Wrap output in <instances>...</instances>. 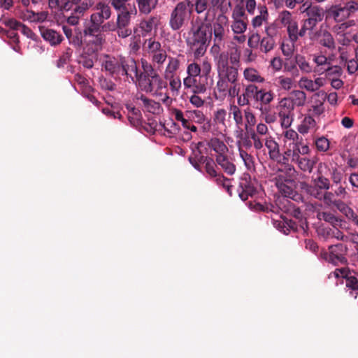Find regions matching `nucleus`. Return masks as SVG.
Wrapping results in <instances>:
<instances>
[{
	"label": "nucleus",
	"instance_id": "58",
	"mask_svg": "<svg viewBox=\"0 0 358 358\" xmlns=\"http://www.w3.org/2000/svg\"><path fill=\"white\" fill-rule=\"evenodd\" d=\"M284 137L290 141L289 143H296L303 140L301 136H299V134L294 129H288L283 133Z\"/></svg>",
	"mask_w": 358,
	"mask_h": 358
},
{
	"label": "nucleus",
	"instance_id": "49",
	"mask_svg": "<svg viewBox=\"0 0 358 358\" xmlns=\"http://www.w3.org/2000/svg\"><path fill=\"white\" fill-rule=\"evenodd\" d=\"M142 67L143 69L144 73H138V77H155L160 76L157 72L155 71L152 65L148 63L146 60H142Z\"/></svg>",
	"mask_w": 358,
	"mask_h": 358
},
{
	"label": "nucleus",
	"instance_id": "42",
	"mask_svg": "<svg viewBox=\"0 0 358 358\" xmlns=\"http://www.w3.org/2000/svg\"><path fill=\"white\" fill-rule=\"evenodd\" d=\"M294 59L296 64L303 73H309L313 71L312 66L306 61L304 56L297 54L295 55Z\"/></svg>",
	"mask_w": 358,
	"mask_h": 358
},
{
	"label": "nucleus",
	"instance_id": "54",
	"mask_svg": "<svg viewBox=\"0 0 358 358\" xmlns=\"http://www.w3.org/2000/svg\"><path fill=\"white\" fill-rule=\"evenodd\" d=\"M232 20H248L245 15V9L243 5L236 4L232 11Z\"/></svg>",
	"mask_w": 358,
	"mask_h": 358
},
{
	"label": "nucleus",
	"instance_id": "38",
	"mask_svg": "<svg viewBox=\"0 0 358 358\" xmlns=\"http://www.w3.org/2000/svg\"><path fill=\"white\" fill-rule=\"evenodd\" d=\"M325 108L324 101L320 99H314L313 103L308 110L309 115L312 117H320L324 113Z\"/></svg>",
	"mask_w": 358,
	"mask_h": 358
},
{
	"label": "nucleus",
	"instance_id": "41",
	"mask_svg": "<svg viewBox=\"0 0 358 358\" xmlns=\"http://www.w3.org/2000/svg\"><path fill=\"white\" fill-rule=\"evenodd\" d=\"M97 59V53H87L85 49L84 52L81 55L80 64L87 69H92L94 63Z\"/></svg>",
	"mask_w": 358,
	"mask_h": 358
},
{
	"label": "nucleus",
	"instance_id": "32",
	"mask_svg": "<svg viewBox=\"0 0 358 358\" xmlns=\"http://www.w3.org/2000/svg\"><path fill=\"white\" fill-rule=\"evenodd\" d=\"M313 62L316 64L313 71L319 75H322L325 71V68L330 65V60L324 55H313Z\"/></svg>",
	"mask_w": 358,
	"mask_h": 358
},
{
	"label": "nucleus",
	"instance_id": "62",
	"mask_svg": "<svg viewBox=\"0 0 358 358\" xmlns=\"http://www.w3.org/2000/svg\"><path fill=\"white\" fill-rule=\"evenodd\" d=\"M317 24V22H315L314 20H310L308 17L305 18L303 20V24L301 28V33L300 34L301 36H305L306 31L308 30H313V28Z\"/></svg>",
	"mask_w": 358,
	"mask_h": 358
},
{
	"label": "nucleus",
	"instance_id": "63",
	"mask_svg": "<svg viewBox=\"0 0 358 358\" xmlns=\"http://www.w3.org/2000/svg\"><path fill=\"white\" fill-rule=\"evenodd\" d=\"M201 73V67L196 62H192L187 65V76H201L200 74Z\"/></svg>",
	"mask_w": 358,
	"mask_h": 358
},
{
	"label": "nucleus",
	"instance_id": "18",
	"mask_svg": "<svg viewBox=\"0 0 358 358\" xmlns=\"http://www.w3.org/2000/svg\"><path fill=\"white\" fill-rule=\"evenodd\" d=\"M301 9H303L302 13H304V17H308L317 23L323 20L324 10L318 6L309 5L306 6V3H304Z\"/></svg>",
	"mask_w": 358,
	"mask_h": 358
},
{
	"label": "nucleus",
	"instance_id": "64",
	"mask_svg": "<svg viewBox=\"0 0 358 358\" xmlns=\"http://www.w3.org/2000/svg\"><path fill=\"white\" fill-rule=\"evenodd\" d=\"M305 186V189L308 194L317 199L322 200V192L315 185H310L306 184Z\"/></svg>",
	"mask_w": 358,
	"mask_h": 358
},
{
	"label": "nucleus",
	"instance_id": "6",
	"mask_svg": "<svg viewBox=\"0 0 358 358\" xmlns=\"http://www.w3.org/2000/svg\"><path fill=\"white\" fill-rule=\"evenodd\" d=\"M348 248L345 244L338 243L329 246L328 251L322 250L320 253L321 259L334 266L347 265Z\"/></svg>",
	"mask_w": 358,
	"mask_h": 358
},
{
	"label": "nucleus",
	"instance_id": "40",
	"mask_svg": "<svg viewBox=\"0 0 358 358\" xmlns=\"http://www.w3.org/2000/svg\"><path fill=\"white\" fill-rule=\"evenodd\" d=\"M180 62L178 58L169 57L168 64L164 71V76H176V71L179 69Z\"/></svg>",
	"mask_w": 358,
	"mask_h": 358
},
{
	"label": "nucleus",
	"instance_id": "3",
	"mask_svg": "<svg viewBox=\"0 0 358 358\" xmlns=\"http://www.w3.org/2000/svg\"><path fill=\"white\" fill-rule=\"evenodd\" d=\"M286 146L291 163L296 164L303 172L312 173L317 161L315 157H310L311 149L308 143L303 140L296 143H288Z\"/></svg>",
	"mask_w": 358,
	"mask_h": 358
},
{
	"label": "nucleus",
	"instance_id": "14",
	"mask_svg": "<svg viewBox=\"0 0 358 358\" xmlns=\"http://www.w3.org/2000/svg\"><path fill=\"white\" fill-rule=\"evenodd\" d=\"M138 70L136 62L131 57H121L120 62V74L130 77L132 80L138 77Z\"/></svg>",
	"mask_w": 358,
	"mask_h": 358
},
{
	"label": "nucleus",
	"instance_id": "21",
	"mask_svg": "<svg viewBox=\"0 0 358 358\" xmlns=\"http://www.w3.org/2000/svg\"><path fill=\"white\" fill-rule=\"evenodd\" d=\"M238 192L239 197L243 201H246L249 197L253 198L254 195L257 194V190L250 181L246 178H242L239 184Z\"/></svg>",
	"mask_w": 358,
	"mask_h": 358
},
{
	"label": "nucleus",
	"instance_id": "1",
	"mask_svg": "<svg viewBox=\"0 0 358 358\" xmlns=\"http://www.w3.org/2000/svg\"><path fill=\"white\" fill-rule=\"evenodd\" d=\"M201 24L196 28H192L186 39V43L194 58L202 57L206 52L207 48L212 38L211 31H208L210 27V21L214 20L216 14L205 11Z\"/></svg>",
	"mask_w": 358,
	"mask_h": 358
},
{
	"label": "nucleus",
	"instance_id": "36",
	"mask_svg": "<svg viewBox=\"0 0 358 358\" xmlns=\"http://www.w3.org/2000/svg\"><path fill=\"white\" fill-rule=\"evenodd\" d=\"M318 41L320 45L330 50L335 48V42L331 34L327 31H320L318 34Z\"/></svg>",
	"mask_w": 358,
	"mask_h": 358
},
{
	"label": "nucleus",
	"instance_id": "25",
	"mask_svg": "<svg viewBox=\"0 0 358 358\" xmlns=\"http://www.w3.org/2000/svg\"><path fill=\"white\" fill-rule=\"evenodd\" d=\"M298 131L301 134H306L310 131L317 130V122L312 115H305L303 120L301 121V124L297 127Z\"/></svg>",
	"mask_w": 358,
	"mask_h": 358
},
{
	"label": "nucleus",
	"instance_id": "53",
	"mask_svg": "<svg viewBox=\"0 0 358 358\" xmlns=\"http://www.w3.org/2000/svg\"><path fill=\"white\" fill-rule=\"evenodd\" d=\"M313 182L320 191L322 189L328 190L330 187L329 180L323 176H320L313 179Z\"/></svg>",
	"mask_w": 358,
	"mask_h": 358
},
{
	"label": "nucleus",
	"instance_id": "26",
	"mask_svg": "<svg viewBox=\"0 0 358 358\" xmlns=\"http://www.w3.org/2000/svg\"><path fill=\"white\" fill-rule=\"evenodd\" d=\"M207 145L214 150L217 155H224L228 152V148L226 144L218 138H211L207 142Z\"/></svg>",
	"mask_w": 358,
	"mask_h": 358
},
{
	"label": "nucleus",
	"instance_id": "46",
	"mask_svg": "<svg viewBox=\"0 0 358 358\" xmlns=\"http://www.w3.org/2000/svg\"><path fill=\"white\" fill-rule=\"evenodd\" d=\"M289 38L292 43H294L299 39V37H303L300 34L301 29L299 30L298 24L296 21L287 26Z\"/></svg>",
	"mask_w": 358,
	"mask_h": 358
},
{
	"label": "nucleus",
	"instance_id": "57",
	"mask_svg": "<svg viewBox=\"0 0 358 358\" xmlns=\"http://www.w3.org/2000/svg\"><path fill=\"white\" fill-rule=\"evenodd\" d=\"M164 78L169 81V86L171 91L178 92L182 85L180 77L178 76H164Z\"/></svg>",
	"mask_w": 358,
	"mask_h": 358
},
{
	"label": "nucleus",
	"instance_id": "44",
	"mask_svg": "<svg viewBox=\"0 0 358 358\" xmlns=\"http://www.w3.org/2000/svg\"><path fill=\"white\" fill-rule=\"evenodd\" d=\"M248 27V20H232L231 28L236 34H243L245 32Z\"/></svg>",
	"mask_w": 358,
	"mask_h": 358
},
{
	"label": "nucleus",
	"instance_id": "11",
	"mask_svg": "<svg viewBox=\"0 0 358 358\" xmlns=\"http://www.w3.org/2000/svg\"><path fill=\"white\" fill-rule=\"evenodd\" d=\"M226 0H195V12L201 15L205 11L217 14L218 10H224V8H231V3L228 2L224 4Z\"/></svg>",
	"mask_w": 358,
	"mask_h": 358
},
{
	"label": "nucleus",
	"instance_id": "28",
	"mask_svg": "<svg viewBox=\"0 0 358 358\" xmlns=\"http://www.w3.org/2000/svg\"><path fill=\"white\" fill-rule=\"evenodd\" d=\"M328 15L330 17H332L336 22H343L349 17L345 8L341 5H336L332 6L329 9Z\"/></svg>",
	"mask_w": 358,
	"mask_h": 358
},
{
	"label": "nucleus",
	"instance_id": "23",
	"mask_svg": "<svg viewBox=\"0 0 358 358\" xmlns=\"http://www.w3.org/2000/svg\"><path fill=\"white\" fill-rule=\"evenodd\" d=\"M41 34L45 41L50 43L53 46L59 45L63 39L62 36L59 33L52 29H41Z\"/></svg>",
	"mask_w": 358,
	"mask_h": 358
},
{
	"label": "nucleus",
	"instance_id": "13",
	"mask_svg": "<svg viewBox=\"0 0 358 358\" xmlns=\"http://www.w3.org/2000/svg\"><path fill=\"white\" fill-rule=\"evenodd\" d=\"M183 85L185 89H192L193 93H205L207 90L206 82L203 80L202 76H187L183 79Z\"/></svg>",
	"mask_w": 358,
	"mask_h": 358
},
{
	"label": "nucleus",
	"instance_id": "59",
	"mask_svg": "<svg viewBox=\"0 0 358 358\" xmlns=\"http://www.w3.org/2000/svg\"><path fill=\"white\" fill-rule=\"evenodd\" d=\"M277 185L279 187L280 192L284 194L285 196L292 198L294 200L297 199L296 198H295L296 196L300 197V195L297 194L295 192H294L291 187L283 184L282 182L279 184V182H278Z\"/></svg>",
	"mask_w": 358,
	"mask_h": 358
},
{
	"label": "nucleus",
	"instance_id": "45",
	"mask_svg": "<svg viewBox=\"0 0 358 358\" xmlns=\"http://www.w3.org/2000/svg\"><path fill=\"white\" fill-rule=\"evenodd\" d=\"M229 113L230 115H232L236 127L240 128L243 122V113L240 108L235 104H231L229 108Z\"/></svg>",
	"mask_w": 358,
	"mask_h": 358
},
{
	"label": "nucleus",
	"instance_id": "31",
	"mask_svg": "<svg viewBox=\"0 0 358 358\" xmlns=\"http://www.w3.org/2000/svg\"><path fill=\"white\" fill-rule=\"evenodd\" d=\"M265 145L268 150V155L272 160H278L280 157L279 145L272 138L265 137Z\"/></svg>",
	"mask_w": 358,
	"mask_h": 358
},
{
	"label": "nucleus",
	"instance_id": "9",
	"mask_svg": "<svg viewBox=\"0 0 358 358\" xmlns=\"http://www.w3.org/2000/svg\"><path fill=\"white\" fill-rule=\"evenodd\" d=\"M281 127L289 129L294 120L295 107L286 97L282 98L276 107Z\"/></svg>",
	"mask_w": 358,
	"mask_h": 358
},
{
	"label": "nucleus",
	"instance_id": "60",
	"mask_svg": "<svg viewBox=\"0 0 358 358\" xmlns=\"http://www.w3.org/2000/svg\"><path fill=\"white\" fill-rule=\"evenodd\" d=\"M131 0H110L109 3L115 10L130 9L131 5L127 3Z\"/></svg>",
	"mask_w": 358,
	"mask_h": 358
},
{
	"label": "nucleus",
	"instance_id": "35",
	"mask_svg": "<svg viewBox=\"0 0 358 358\" xmlns=\"http://www.w3.org/2000/svg\"><path fill=\"white\" fill-rule=\"evenodd\" d=\"M282 174L278 175L280 180H284L285 182H292L297 176V171L292 164H287L283 169H280Z\"/></svg>",
	"mask_w": 358,
	"mask_h": 358
},
{
	"label": "nucleus",
	"instance_id": "51",
	"mask_svg": "<svg viewBox=\"0 0 358 358\" xmlns=\"http://www.w3.org/2000/svg\"><path fill=\"white\" fill-rule=\"evenodd\" d=\"M259 87L255 84H248L244 85L243 93L251 101H255L258 93Z\"/></svg>",
	"mask_w": 358,
	"mask_h": 358
},
{
	"label": "nucleus",
	"instance_id": "24",
	"mask_svg": "<svg viewBox=\"0 0 358 358\" xmlns=\"http://www.w3.org/2000/svg\"><path fill=\"white\" fill-rule=\"evenodd\" d=\"M286 99L296 107H303L305 106L307 96L306 94L300 90H292Z\"/></svg>",
	"mask_w": 358,
	"mask_h": 358
},
{
	"label": "nucleus",
	"instance_id": "2",
	"mask_svg": "<svg viewBox=\"0 0 358 358\" xmlns=\"http://www.w3.org/2000/svg\"><path fill=\"white\" fill-rule=\"evenodd\" d=\"M94 4V0H48L50 9L61 12H71L67 17V22L73 26L79 23L80 17Z\"/></svg>",
	"mask_w": 358,
	"mask_h": 358
},
{
	"label": "nucleus",
	"instance_id": "29",
	"mask_svg": "<svg viewBox=\"0 0 358 358\" xmlns=\"http://www.w3.org/2000/svg\"><path fill=\"white\" fill-rule=\"evenodd\" d=\"M216 162L222 167L227 174L231 176L235 173L236 166L229 161L226 155H217Z\"/></svg>",
	"mask_w": 358,
	"mask_h": 358
},
{
	"label": "nucleus",
	"instance_id": "37",
	"mask_svg": "<svg viewBox=\"0 0 358 358\" xmlns=\"http://www.w3.org/2000/svg\"><path fill=\"white\" fill-rule=\"evenodd\" d=\"M144 50L150 55L164 50L159 41L153 38L145 39L143 44Z\"/></svg>",
	"mask_w": 358,
	"mask_h": 358
},
{
	"label": "nucleus",
	"instance_id": "22",
	"mask_svg": "<svg viewBox=\"0 0 358 358\" xmlns=\"http://www.w3.org/2000/svg\"><path fill=\"white\" fill-rule=\"evenodd\" d=\"M3 24L9 29H18L27 38L33 39L35 36V34L30 28L15 19L6 20L3 21Z\"/></svg>",
	"mask_w": 358,
	"mask_h": 358
},
{
	"label": "nucleus",
	"instance_id": "12",
	"mask_svg": "<svg viewBox=\"0 0 358 358\" xmlns=\"http://www.w3.org/2000/svg\"><path fill=\"white\" fill-rule=\"evenodd\" d=\"M157 17L154 16L141 20L134 28V34L136 35L137 38L147 36L151 33L153 28L157 27Z\"/></svg>",
	"mask_w": 358,
	"mask_h": 358
},
{
	"label": "nucleus",
	"instance_id": "34",
	"mask_svg": "<svg viewBox=\"0 0 358 358\" xmlns=\"http://www.w3.org/2000/svg\"><path fill=\"white\" fill-rule=\"evenodd\" d=\"M141 13L148 15L157 8L159 0H136Z\"/></svg>",
	"mask_w": 358,
	"mask_h": 358
},
{
	"label": "nucleus",
	"instance_id": "50",
	"mask_svg": "<svg viewBox=\"0 0 358 358\" xmlns=\"http://www.w3.org/2000/svg\"><path fill=\"white\" fill-rule=\"evenodd\" d=\"M275 45V39L272 37H263L260 41V50L264 53H268L272 50Z\"/></svg>",
	"mask_w": 358,
	"mask_h": 358
},
{
	"label": "nucleus",
	"instance_id": "52",
	"mask_svg": "<svg viewBox=\"0 0 358 358\" xmlns=\"http://www.w3.org/2000/svg\"><path fill=\"white\" fill-rule=\"evenodd\" d=\"M315 144L319 152H325L329 149V141L324 136L316 138L315 139Z\"/></svg>",
	"mask_w": 358,
	"mask_h": 358
},
{
	"label": "nucleus",
	"instance_id": "48",
	"mask_svg": "<svg viewBox=\"0 0 358 358\" xmlns=\"http://www.w3.org/2000/svg\"><path fill=\"white\" fill-rule=\"evenodd\" d=\"M228 55L229 62L230 65L239 66L241 51L237 46H234L230 49V52Z\"/></svg>",
	"mask_w": 358,
	"mask_h": 358
},
{
	"label": "nucleus",
	"instance_id": "15",
	"mask_svg": "<svg viewBox=\"0 0 358 358\" xmlns=\"http://www.w3.org/2000/svg\"><path fill=\"white\" fill-rule=\"evenodd\" d=\"M121 57L117 58L109 55H104L102 61V68L111 76L120 74Z\"/></svg>",
	"mask_w": 358,
	"mask_h": 358
},
{
	"label": "nucleus",
	"instance_id": "61",
	"mask_svg": "<svg viewBox=\"0 0 358 358\" xmlns=\"http://www.w3.org/2000/svg\"><path fill=\"white\" fill-rule=\"evenodd\" d=\"M152 56V62L159 66H162L167 58L166 51L164 49Z\"/></svg>",
	"mask_w": 358,
	"mask_h": 358
},
{
	"label": "nucleus",
	"instance_id": "19",
	"mask_svg": "<svg viewBox=\"0 0 358 358\" xmlns=\"http://www.w3.org/2000/svg\"><path fill=\"white\" fill-rule=\"evenodd\" d=\"M105 42L104 35H99L95 36H90L85 38V43L86 44L85 50L87 53H97L102 49L103 43Z\"/></svg>",
	"mask_w": 358,
	"mask_h": 358
},
{
	"label": "nucleus",
	"instance_id": "55",
	"mask_svg": "<svg viewBox=\"0 0 358 358\" xmlns=\"http://www.w3.org/2000/svg\"><path fill=\"white\" fill-rule=\"evenodd\" d=\"M317 217L320 220H324L332 225L337 224L338 222V218L334 214L329 212H317Z\"/></svg>",
	"mask_w": 358,
	"mask_h": 358
},
{
	"label": "nucleus",
	"instance_id": "4",
	"mask_svg": "<svg viewBox=\"0 0 358 358\" xmlns=\"http://www.w3.org/2000/svg\"><path fill=\"white\" fill-rule=\"evenodd\" d=\"M224 10H219L220 13L215 16V21H210V27L208 31L213 34V45L211 47V52L214 54H219L224 48L226 39V27L228 25L229 19L226 15L229 8H224Z\"/></svg>",
	"mask_w": 358,
	"mask_h": 358
},
{
	"label": "nucleus",
	"instance_id": "47",
	"mask_svg": "<svg viewBox=\"0 0 358 358\" xmlns=\"http://www.w3.org/2000/svg\"><path fill=\"white\" fill-rule=\"evenodd\" d=\"M333 207H335L349 219H351L355 214L354 210L341 200H337Z\"/></svg>",
	"mask_w": 358,
	"mask_h": 358
},
{
	"label": "nucleus",
	"instance_id": "27",
	"mask_svg": "<svg viewBox=\"0 0 358 358\" xmlns=\"http://www.w3.org/2000/svg\"><path fill=\"white\" fill-rule=\"evenodd\" d=\"M258 15L252 20V25L255 29L261 27L264 22H266L268 17V9L264 5H259Z\"/></svg>",
	"mask_w": 358,
	"mask_h": 358
},
{
	"label": "nucleus",
	"instance_id": "16",
	"mask_svg": "<svg viewBox=\"0 0 358 358\" xmlns=\"http://www.w3.org/2000/svg\"><path fill=\"white\" fill-rule=\"evenodd\" d=\"M96 12L90 15L92 20H94L101 24L111 16V8L108 3L105 1H99L94 7Z\"/></svg>",
	"mask_w": 358,
	"mask_h": 358
},
{
	"label": "nucleus",
	"instance_id": "17",
	"mask_svg": "<svg viewBox=\"0 0 358 358\" xmlns=\"http://www.w3.org/2000/svg\"><path fill=\"white\" fill-rule=\"evenodd\" d=\"M135 98L136 100L142 102L141 106L144 111L157 115L159 114L163 110V108L159 102L148 98L143 94H137Z\"/></svg>",
	"mask_w": 358,
	"mask_h": 358
},
{
	"label": "nucleus",
	"instance_id": "20",
	"mask_svg": "<svg viewBox=\"0 0 358 358\" xmlns=\"http://www.w3.org/2000/svg\"><path fill=\"white\" fill-rule=\"evenodd\" d=\"M101 30H107L106 24L102 26L101 23L90 18V22L85 26L83 34L87 38L90 36L103 35Z\"/></svg>",
	"mask_w": 358,
	"mask_h": 358
},
{
	"label": "nucleus",
	"instance_id": "30",
	"mask_svg": "<svg viewBox=\"0 0 358 358\" xmlns=\"http://www.w3.org/2000/svg\"><path fill=\"white\" fill-rule=\"evenodd\" d=\"M243 77L252 84L263 83L265 81L264 78L254 68H246L243 71Z\"/></svg>",
	"mask_w": 358,
	"mask_h": 358
},
{
	"label": "nucleus",
	"instance_id": "10",
	"mask_svg": "<svg viewBox=\"0 0 358 358\" xmlns=\"http://www.w3.org/2000/svg\"><path fill=\"white\" fill-rule=\"evenodd\" d=\"M138 87L141 90L146 93L157 94L162 89L166 87L167 83L160 76L137 77Z\"/></svg>",
	"mask_w": 358,
	"mask_h": 358
},
{
	"label": "nucleus",
	"instance_id": "5",
	"mask_svg": "<svg viewBox=\"0 0 358 358\" xmlns=\"http://www.w3.org/2000/svg\"><path fill=\"white\" fill-rule=\"evenodd\" d=\"M195 0L178 2L170 14L169 24L173 31H178L187 24L193 11Z\"/></svg>",
	"mask_w": 358,
	"mask_h": 358
},
{
	"label": "nucleus",
	"instance_id": "56",
	"mask_svg": "<svg viewBox=\"0 0 358 358\" xmlns=\"http://www.w3.org/2000/svg\"><path fill=\"white\" fill-rule=\"evenodd\" d=\"M217 185L222 186L224 188L230 196H231L232 185L230 184V180L224 177L223 175L220 174L214 179Z\"/></svg>",
	"mask_w": 358,
	"mask_h": 358
},
{
	"label": "nucleus",
	"instance_id": "7",
	"mask_svg": "<svg viewBox=\"0 0 358 358\" xmlns=\"http://www.w3.org/2000/svg\"><path fill=\"white\" fill-rule=\"evenodd\" d=\"M117 11L116 25H113L111 30H115L119 37L125 38L132 33V30L129 27L131 18L133 15L136 14L137 10L134 4L133 7H130V9L119 10Z\"/></svg>",
	"mask_w": 358,
	"mask_h": 358
},
{
	"label": "nucleus",
	"instance_id": "8",
	"mask_svg": "<svg viewBox=\"0 0 358 358\" xmlns=\"http://www.w3.org/2000/svg\"><path fill=\"white\" fill-rule=\"evenodd\" d=\"M217 76L230 83L238 78V67L229 64L228 55L225 52L219 53L217 61Z\"/></svg>",
	"mask_w": 358,
	"mask_h": 358
},
{
	"label": "nucleus",
	"instance_id": "43",
	"mask_svg": "<svg viewBox=\"0 0 358 358\" xmlns=\"http://www.w3.org/2000/svg\"><path fill=\"white\" fill-rule=\"evenodd\" d=\"M239 155L244 162L246 169L249 171L255 169L254 157L251 154L248 153L242 148L239 147Z\"/></svg>",
	"mask_w": 358,
	"mask_h": 358
},
{
	"label": "nucleus",
	"instance_id": "39",
	"mask_svg": "<svg viewBox=\"0 0 358 358\" xmlns=\"http://www.w3.org/2000/svg\"><path fill=\"white\" fill-rule=\"evenodd\" d=\"M246 134L248 137L253 141L252 145L256 150H261L263 148V143L265 141V138L257 134L252 128H248L245 125Z\"/></svg>",
	"mask_w": 358,
	"mask_h": 358
},
{
	"label": "nucleus",
	"instance_id": "33",
	"mask_svg": "<svg viewBox=\"0 0 358 358\" xmlns=\"http://www.w3.org/2000/svg\"><path fill=\"white\" fill-rule=\"evenodd\" d=\"M274 96L275 94L272 91H267L266 89L259 88L255 101L260 103L262 105L267 106L273 101Z\"/></svg>",
	"mask_w": 358,
	"mask_h": 358
}]
</instances>
